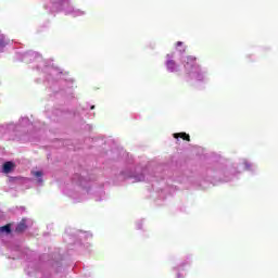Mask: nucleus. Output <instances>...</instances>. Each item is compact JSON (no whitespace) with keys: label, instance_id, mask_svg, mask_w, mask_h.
<instances>
[{"label":"nucleus","instance_id":"obj_6","mask_svg":"<svg viewBox=\"0 0 278 278\" xmlns=\"http://www.w3.org/2000/svg\"><path fill=\"white\" fill-rule=\"evenodd\" d=\"M1 233H12V225L7 224L5 226L0 227Z\"/></svg>","mask_w":278,"mask_h":278},{"label":"nucleus","instance_id":"obj_10","mask_svg":"<svg viewBox=\"0 0 278 278\" xmlns=\"http://www.w3.org/2000/svg\"><path fill=\"white\" fill-rule=\"evenodd\" d=\"M91 110H94V106H91Z\"/></svg>","mask_w":278,"mask_h":278},{"label":"nucleus","instance_id":"obj_5","mask_svg":"<svg viewBox=\"0 0 278 278\" xmlns=\"http://www.w3.org/2000/svg\"><path fill=\"white\" fill-rule=\"evenodd\" d=\"M13 168H14V163H12V162H5L3 164V173H5V174L12 173Z\"/></svg>","mask_w":278,"mask_h":278},{"label":"nucleus","instance_id":"obj_3","mask_svg":"<svg viewBox=\"0 0 278 278\" xmlns=\"http://www.w3.org/2000/svg\"><path fill=\"white\" fill-rule=\"evenodd\" d=\"M25 229H27V224L25 223V219H22L15 228V233H23Z\"/></svg>","mask_w":278,"mask_h":278},{"label":"nucleus","instance_id":"obj_7","mask_svg":"<svg viewBox=\"0 0 278 278\" xmlns=\"http://www.w3.org/2000/svg\"><path fill=\"white\" fill-rule=\"evenodd\" d=\"M5 46V36H3V34L0 33V47H4Z\"/></svg>","mask_w":278,"mask_h":278},{"label":"nucleus","instance_id":"obj_2","mask_svg":"<svg viewBox=\"0 0 278 278\" xmlns=\"http://www.w3.org/2000/svg\"><path fill=\"white\" fill-rule=\"evenodd\" d=\"M166 66L170 73H177V71H179V66H177V63L173 60H168Z\"/></svg>","mask_w":278,"mask_h":278},{"label":"nucleus","instance_id":"obj_8","mask_svg":"<svg viewBox=\"0 0 278 278\" xmlns=\"http://www.w3.org/2000/svg\"><path fill=\"white\" fill-rule=\"evenodd\" d=\"M34 176L35 177H41L42 176V172H34Z\"/></svg>","mask_w":278,"mask_h":278},{"label":"nucleus","instance_id":"obj_4","mask_svg":"<svg viewBox=\"0 0 278 278\" xmlns=\"http://www.w3.org/2000/svg\"><path fill=\"white\" fill-rule=\"evenodd\" d=\"M174 138H176V140L181 138V140H186L187 142H190V135L186 132H176L174 134Z\"/></svg>","mask_w":278,"mask_h":278},{"label":"nucleus","instance_id":"obj_1","mask_svg":"<svg viewBox=\"0 0 278 278\" xmlns=\"http://www.w3.org/2000/svg\"><path fill=\"white\" fill-rule=\"evenodd\" d=\"M185 70L187 73H192V71H194V68H197V59L193 55H189L187 56L186 61H185Z\"/></svg>","mask_w":278,"mask_h":278},{"label":"nucleus","instance_id":"obj_9","mask_svg":"<svg viewBox=\"0 0 278 278\" xmlns=\"http://www.w3.org/2000/svg\"><path fill=\"white\" fill-rule=\"evenodd\" d=\"M182 45H184V42L178 41V42L176 43V47H181Z\"/></svg>","mask_w":278,"mask_h":278}]
</instances>
